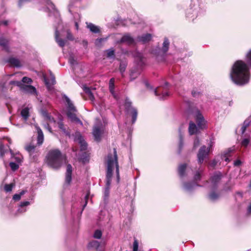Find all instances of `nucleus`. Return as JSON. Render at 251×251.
<instances>
[{"label": "nucleus", "instance_id": "39448f33", "mask_svg": "<svg viewBox=\"0 0 251 251\" xmlns=\"http://www.w3.org/2000/svg\"><path fill=\"white\" fill-rule=\"evenodd\" d=\"M79 163H88L90 160V151L87 149V144L79 135Z\"/></svg>", "mask_w": 251, "mask_h": 251}, {"label": "nucleus", "instance_id": "c03bdc74", "mask_svg": "<svg viewBox=\"0 0 251 251\" xmlns=\"http://www.w3.org/2000/svg\"><path fill=\"white\" fill-rule=\"evenodd\" d=\"M10 150V152L11 154V156L12 157L14 158V159L15 160V161L19 163L21 162L22 160H21V156H20V155H18V156H14L13 155V152L11 150V149H9Z\"/></svg>", "mask_w": 251, "mask_h": 251}, {"label": "nucleus", "instance_id": "cd10ccee", "mask_svg": "<svg viewBox=\"0 0 251 251\" xmlns=\"http://www.w3.org/2000/svg\"><path fill=\"white\" fill-rule=\"evenodd\" d=\"M29 204L30 202L28 201L21 202L17 210V214L18 213H23L25 212L26 211V209L25 207L29 205Z\"/></svg>", "mask_w": 251, "mask_h": 251}, {"label": "nucleus", "instance_id": "e2e57ef3", "mask_svg": "<svg viewBox=\"0 0 251 251\" xmlns=\"http://www.w3.org/2000/svg\"><path fill=\"white\" fill-rule=\"evenodd\" d=\"M242 163V162L240 160L237 159L234 162V165L235 166H239Z\"/></svg>", "mask_w": 251, "mask_h": 251}, {"label": "nucleus", "instance_id": "6e6d98bb", "mask_svg": "<svg viewBox=\"0 0 251 251\" xmlns=\"http://www.w3.org/2000/svg\"><path fill=\"white\" fill-rule=\"evenodd\" d=\"M133 251H138V243L137 240H135L133 242Z\"/></svg>", "mask_w": 251, "mask_h": 251}, {"label": "nucleus", "instance_id": "412c9836", "mask_svg": "<svg viewBox=\"0 0 251 251\" xmlns=\"http://www.w3.org/2000/svg\"><path fill=\"white\" fill-rule=\"evenodd\" d=\"M222 177V174L220 172L216 173L211 176L210 179L211 187L215 188L217 183L220 181Z\"/></svg>", "mask_w": 251, "mask_h": 251}, {"label": "nucleus", "instance_id": "4d7b16f0", "mask_svg": "<svg viewBox=\"0 0 251 251\" xmlns=\"http://www.w3.org/2000/svg\"><path fill=\"white\" fill-rule=\"evenodd\" d=\"M104 41L103 38H99L96 40L95 44L97 46H100L101 43Z\"/></svg>", "mask_w": 251, "mask_h": 251}, {"label": "nucleus", "instance_id": "13d9d810", "mask_svg": "<svg viewBox=\"0 0 251 251\" xmlns=\"http://www.w3.org/2000/svg\"><path fill=\"white\" fill-rule=\"evenodd\" d=\"M200 143L198 138H196L194 142V148H197L200 145Z\"/></svg>", "mask_w": 251, "mask_h": 251}, {"label": "nucleus", "instance_id": "37998d69", "mask_svg": "<svg viewBox=\"0 0 251 251\" xmlns=\"http://www.w3.org/2000/svg\"><path fill=\"white\" fill-rule=\"evenodd\" d=\"M102 236V232L99 229L95 230L93 237L96 239H100Z\"/></svg>", "mask_w": 251, "mask_h": 251}, {"label": "nucleus", "instance_id": "9d476101", "mask_svg": "<svg viewBox=\"0 0 251 251\" xmlns=\"http://www.w3.org/2000/svg\"><path fill=\"white\" fill-rule=\"evenodd\" d=\"M104 131L102 124L100 121H98L94 125L93 129L92 134L95 140L100 141V140L101 135Z\"/></svg>", "mask_w": 251, "mask_h": 251}, {"label": "nucleus", "instance_id": "b1692460", "mask_svg": "<svg viewBox=\"0 0 251 251\" xmlns=\"http://www.w3.org/2000/svg\"><path fill=\"white\" fill-rule=\"evenodd\" d=\"M152 38V35L151 34L147 33L143 34L141 36H138L137 39V41L142 43H147L150 41Z\"/></svg>", "mask_w": 251, "mask_h": 251}, {"label": "nucleus", "instance_id": "052dcab7", "mask_svg": "<svg viewBox=\"0 0 251 251\" xmlns=\"http://www.w3.org/2000/svg\"><path fill=\"white\" fill-rule=\"evenodd\" d=\"M218 162L219 161L216 159H214L211 162L210 165L212 167H215L217 165Z\"/></svg>", "mask_w": 251, "mask_h": 251}, {"label": "nucleus", "instance_id": "473e14b6", "mask_svg": "<svg viewBox=\"0 0 251 251\" xmlns=\"http://www.w3.org/2000/svg\"><path fill=\"white\" fill-rule=\"evenodd\" d=\"M44 80L46 85L48 88H50L51 85H53L55 83V77L52 74H50V79L46 77H44Z\"/></svg>", "mask_w": 251, "mask_h": 251}, {"label": "nucleus", "instance_id": "1a4fd4ad", "mask_svg": "<svg viewBox=\"0 0 251 251\" xmlns=\"http://www.w3.org/2000/svg\"><path fill=\"white\" fill-rule=\"evenodd\" d=\"M120 34H116L115 43L116 44H126L128 46L134 45L136 44V40L129 34L126 33L119 38L118 36Z\"/></svg>", "mask_w": 251, "mask_h": 251}, {"label": "nucleus", "instance_id": "8fccbe9b", "mask_svg": "<svg viewBox=\"0 0 251 251\" xmlns=\"http://www.w3.org/2000/svg\"><path fill=\"white\" fill-rule=\"evenodd\" d=\"M9 84H11V85H16V86L19 87L21 89L22 88V87L24 84L22 83V82L19 81H11L9 82Z\"/></svg>", "mask_w": 251, "mask_h": 251}, {"label": "nucleus", "instance_id": "6ab92c4d", "mask_svg": "<svg viewBox=\"0 0 251 251\" xmlns=\"http://www.w3.org/2000/svg\"><path fill=\"white\" fill-rule=\"evenodd\" d=\"M43 1L44 3L47 5L48 9L53 10V13L56 17V21L59 23L61 22L60 15L58 11L55 8L54 4L50 1V0H43Z\"/></svg>", "mask_w": 251, "mask_h": 251}, {"label": "nucleus", "instance_id": "f03ea898", "mask_svg": "<svg viewBox=\"0 0 251 251\" xmlns=\"http://www.w3.org/2000/svg\"><path fill=\"white\" fill-rule=\"evenodd\" d=\"M230 77L237 85L244 86L248 84L251 78V73L248 64L242 60L235 62L231 68Z\"/></svg>", "mask_w": 251, "mask_h": 251}, {"label": "nucleus", "instance_id": "4be33fe9", "mask_svg": "<svg viewBox=\"0 0 251 251\" xmlns=\"http://www.w3.org/2000/svg\"><path fill=\"white\" fill-rule=\"evenodd\" d=\"M72 167L71 164H68L67 165V169L65 176V184L66 185H70L72 180Z\"/></svg>", "mask_w": 251, "mask_h": 251}, {"label": "nucleus", "instance_id": "a18cd8bd", "mask_svg": "<svg viewBox=\"0 0 251 251\" xmlns=\"http://www.w3.org/2000/svg\"><path fill=\"white\" fill-rule=\"evenodd\" d=\"M250 142L249 138H244L241 142V145L242 147H247L249 144Z\"/></svg>", "mask_w": 251, "mask_h": 251}, {"label": "nucleus", "instance_id": "a19ab883", "mask_svg": "<svg viewBox=\"0 0 251 251\" xmlns=\"http://www.w3.org/2000/svg\"><path fill=\"white\" fill-rule=\"evenodd\" d=\"M106 52L107 57L111 58H114L115 57V51L113 49L107 50Z\"/></svg>", "mask_w": 251, "mask_h": 251}, {"label": "nucleus", "instance_id": "393cba45", "mask_svg": "<svg viewBox=\"0 0 251 251\" xmlns=\"http://www.w3.org/2000/svg\"><path fill=\"white\" fill-rule=\"evenodd\" d=\"M6 62L8 63L11 66L20 67L21 66L20 61L15 57H9L6 60Z\"/></svg>", "mask_w": 251, "mask_h": 251}, {"label": "nucleus", "instance_id": "2f4dec72", "mask_svg": "<svg viewBox=\"0 0 251 251\" xmlns=\"http://www.w3.org/2000/svg\"><path fill=\"white\" fill-rule=\"evenodd\" d=\"M114 82H115V79L114 78H111L109 82V89L110 93L113 95V96L115 98L117 99V96L116 95V93L114 91Z\"/></svg>", "mask_w": 251, "mask_h": 251}, {"label": "nucleus", "instance_id": "423d86ee", "mask_svg": "<svg viewBox=\"0 0 251 251\" xmlns=\"http://www.w3.org/2000/svg\"><path fill=\"white\" fill-rule=\"evenodd\" d=\"M63 98L67 103L66 114L68 118L72 122H78V119L75 114V113L77 111L76 109L74 106L70 99L66 95H64L63 96Z\"/></svg>", "mask_w": 251, "mask_h": 251}, {"label": "nucleus", "instance_id": "f3484780", "mask_svg": "<svg viewBox=\"0 0 251 251\" xmlns=\"http://www.w3.org/2000/svg\"><path fill=\"white\" fill-rule=\"evenodd\" d=\"M168 85L169 84L167 82L165 83V85L163 87L164 89L163 91L161 92L160 89H155L154 90V94L156 96H158L160 100L165 99L166 97L169 96L168 92L166 89L168 86Z\"/></svg>", "mask_w": 251, "mask_h": 251}, {"label": "nucleus", "instance_id": "0e129e2a", "mask_svg": "<svg viewBox=\"0 0 251 251\" xmlns=\"http://www.w3.org/2000/svg\"><path fill=\"white\" fill-rule=\"evenodd\" d=\"M21 196L19 194H15L13 197V199L15 201H19L20 200Z\"/></svg>", "mask_w": 251, "mask_h": 251}, {"label": "nucleus", "instance_id": "dca6fc26", "mask_svg": "<svg viewBox=\"0 0 251 251\" xmlns=\"http://www.w3.org/2000/svg\"><path fill=\"white\" fill-rule=\"evenodd\" d=\"M178 172L179 176L182 178L188 176L193 172V170L186 164H182L178 166Z\"/></svg>", "mask_w": 251, "mask_h": 251}, {"label": "nucleus", "instance_id": "ea45409f", "mask_svg": "<svg viewBox=\"0 0 251 251\" xmlns=\"http://www.w3.org/2000/svg\"><path fill=\"white\" fill-rule=\"evenodd\" d=\"M234 151V148H229L227 151H226L225 153V161L227 162H228L229 161V159H228V158L227 157L228 156H229V154L230 152L233 151Z\"/></svg>", "mask_w": 251, "mask_h": 251}, {"label": "nucleus", "instance_id": "6e6552de", "mask_svg": "<svg viewBox=\"0 0 251 251\" xmlns=\"http://www.w3.org/2000/svg\"><path fill=\"white\" fill-rule=\"evenodd\" d=\"M213 145V142L211 141L208 145V147L202 146L199 150L197 154L198 161L199 164L203 163L204 159L208 156L209 152L212 150V147Z\"/></svg>", "mask_w": 251, "mask_h": 251}, {"label": "nucleus", "instance_id": "c9c22d12", "mask_svg": "<svg viewBox=\"0 0 251 251\" xmlns=\"http://www.w3.org/2000/svg\"><path fill=\"white\" fill-rule=\"evenodd\" d=\"M198 128L196 125L193 122H191L189 123V133L190 135H193L197 132Z\"/></svg>", "mask_w": 251, "mask_h": 251}, {"label": "nucleus", "instance_id": "79ce46f5", "mask_svg": "<svg viewBox=\"0 0 251 251\" xmlns=\"http://www.w3.org/2000/svg\"><path fill=\"white\" fill-rule=\"evenodd\" d=\"M249 124H250L249 121H247V120H246V121L244 122V124H243V126H242V127H241V133H242V134H243V133L245 132V131H246V130L247 127L249 126Z\"/></svg>", "mask_w": 251, "mask_h": 251}, {"label": "nucleus", "instance_id": "aec40b11", "mask_svg": "<svg viewBox=\"0 0 251 251\" xmlns=\"http://www.w3.org/2000/svg\"><path fill=\"white\" fill-rule=\"evenodd\" d=\"M77 4V0L74 1L73 0H71L68 6L69 11L74 16V18L77 15L78 8Z\"/></svg>", "mask_w": 251, "mask_h": 251}, {"label": "nucleus", "instance_id": "603ef678", "mask_svg": "<svg viewBox=\"0 0 251 251\" xmlns=\"http://www.w3.org/2000/svg\"><path fill=\"white\" fill-rule=\"evenodd\" d=\"M246 57L248 63L251 66V49L246 54Z\"/></svg>", "mask_w": 251, "mask_h": 251}, {"label": "nucleus", "instance_id": "e433bc0d", "mask_svg": "<svg viewBox=\"0 0 251 251\" xmlns=\"http://www.w3.org/2000/svg\"><path fill=\"white\" fill-rule=\"evenodd\" d=\"M100 246L99 242L93 240L89 242L88 247L89 249H94L97 250Z\"/></svg>", "mask_w": 251, "mask_h": 251}, {"label": "nucleus", "instance_id": "774afa93", "mask_svg": "<svg viewBox=\"0 0 251 251\" xmlns=\"http://www.w3.org/2000/svg\"><path fill=\"white\" fill-rule=\"evenodd\" d=\"M145 84L146 86L148 88H149V89H152V87L150 86V84L149 83V82H148L146 81V82H145Z\"/></svg>", "mask_w": 251, "mask_h": 251}, {"label": "nucleus", "instance_id": "f257e3e1", "mask_svg": "<svg viewBox=\"0 0 251 251\" xmlns=\"http://www.w3.org/2000/svg\"><path fill=\"white\" fill-rule=\"evenodd\" d=\"M105 164L106 165V185L103 192V200L106 202L109 197L110 185L115 169H116L117 181H119L120 180L119 167L116 149H113V153H109L107 155L105 159Z\"/></svg>", "mask_w": 251, "mask_h": 251}, {"label": "nucleus", "instance_id": "3c124183", "mask_svg": "<svg viewBox=\"0 0 251 251\" xmlns=\"http://www.w3.org/2000/svg\"><path fill=\"white\" fill-rule=\"evenodd\" d=\"M7 150L4 148V146L0 144V158L2 157L4 154L6 153Z\"/></svg>", "mask_w": 251, "mask_h": 251}, {"label": "nucleus", "instance_id": "a211bd4d", "mask_svg": "<svg viewBox=\"0 0 251 251\" xmlns=\"http://www.w3.org/2000/svg\"><path fill=\"white\" fill-rule=\"evenodd\" d=\"M25 149L29 153V155L32 157L34 159L39 154V150L36 148V146L31 145V144L26 145Z\"/></svg>", "mask_w": 251, "mask_h": 251}, {"label": "nucleus", "instance_id": "72a5a7b5", "mask_svg": "<svg viewBox=\"0 0 251 251\" xmlns=\"http://www.w3.org/2000/svg\"><path fill=\"white\" fill-rule=\"evenodd\" d=\"M0 46L2 48V50L9 51L8 41L6 39L0 38Z\"/></svg>", "mask_w": 251, "mask_h": 251}, {"label": "nucleus", "instance_id": "864d4df0", "mask_svg": "<svg viewBox=\"0 0 251 251\" xmlns=\"http://www.w3.org/2000/svg\"><path fill=\"white\" fill-rule=\"evenodd\" d=\"M22 83H30L32 82V80L31 78L25 76L22 78Z\"/></svg>", "mask_w": 251, "mask_h": 251}, {"label": "nucleus", "instance_id": "9b49d317", "mask_svg": "<svg viewBox=\"0 0 251 251\" xmlns=\"http://www.w3.org/2000/svg\"><path fill=\"white\" fill-rule=\"evenodd\" d=\"M202 14V11L198 6H196L194 8H190L186 12L187 17L192 21Z\"/></svg>", "mask_w": 251, "mask_h": 251}, {"label": "nucleus", "instance_id": "20e7f679", "mask_svg": "<svg viewBox=\"0 0 251 251\" xmlns=\"http://www.w3.org/2000/svg\"><path fill=\"white\" fill-rule=\"evenodd\" d=\"M132 55L135 58L136 66L132 68L130 71V79L131 81L134 80L140 74L142 68L145 65L144 59L141 53L135 51L132 53Z\"/></svg>", "mask_w": 251, "mask_h": 251}, {"label": "nucleus", "instance_id": "5fc2aeb1", "mask_svg": "<svg viewBox=\"0 0 251 251\" xmlns=\"http://www.w3.org/2000/svg\"><path fill=\"white\" fill-rule=\"evenodd\" d=\"M67 39L69 40L73 41L74 39L73 34L71 33L69 30L67 31Z\"/></svg>", "mask_w": 251, "mask_h": 251}, {"label": "nucleus", "instance_id": "680f3d73", "mask_svg": "<svg viewBox=\"0 0 251 251\" xmlns=\"http://www.w3.org/2000/svg\"><path fill=\"white\" fill-rule=\"evenodd\" d=\"M58 127L59 128L61 129L64 132L65 131V128L64 127V125L63 124L62 122L61 121H60L58 123Z\"/></svg>", "mask_w": 251, "mask_h": 251}, {"label": "nucleus", "instance_id": "0eeeda50", "mask_svg": "<svg viewBox=\"0 0 251 251\" xmlns=\"http://www.w3.org/2000/svg\"><path fill=\"white\" fill-rule=\"evenodd\" d=\"M69 62L71 67L72 75L74 79L77 82V74H78V56L77 54H75L73 53H70Z\"/></svg>", "mask_w": 251, "mask_h": 251}, {"label": "nucleus", "instance_id": "58836bf2", "mask_svg": "<svg viewBox=\"0 0 251 251\" xmlns=\"http://www.w3.org/2000/svg\"><path fill=\"white\" fill-rule=\"evenodd\" d=\"M126 66L127 64L126 62H121L120 63L119 70L122 76L124 75V73L126 70Z\"/></svg>", "mask_w": 251, "mask_h": 251}, {"label": "nucleus", "instance_id": "bf43d9fd", "mask_svg": "<svg viewBox=\"0 0 251 251\" xmlns=\"http://www.w3.org/2000/svg\"><path fill=\"white\" fill-rule=\"evenodd\" d=\"M192 94L193 96L195 98L199 97L201 95V94L200 92L194 91V90L192 92Z\"/></svg>", "mask_w": 251, "mask_h": 251}, {"label": "nucleus", "instance_id": "de8ad7c7", "mask_svg": "<svg viewBox=\"0 0 251 251\" xmlns=\"http://www.w3.org/2000/svg\"><path fill=\"white\" fill-rule=\"evenodd\" d=\"M9 166L12 171H16L19 168V165L15 162H11L9 163Z\"/></svg>", "mask_w": 251, "mask_h": 251}, {"label": "nucleus", "instance_id": "4c0bfd02", "mask_svg": "<svg viewBox=\"0 0 251 251\" xmlns=\"http://www.w3.org/2000/svg\"><path fill=\"white\" fill-rule=\"evenodd\" d=\"M179 152L180 153L183 148V135L181 133L180 130H179Z\"/></svg>", "mask_w": 251, "mask_h": 251}, {"label": "nucleus", "instance_id": "69168bd1", "mask_svg": "<svg viewBox=\"0 0 251 251\" xmlns=\"http://www.w3.org/2000/svg\"><path fill=\"white\" fill-rule=\"evenodd\" d=\"M30 0H19L18 5L21 7L24 3L29 1Z\"/></svg>", "mask_w": 251, "mask_h": 251}, {"label": "nucleus", "instance_id": "7ed1b4c3", "mask_svg": "<svg viewBox=\"0 0 251 251\" xmlns=\"http://www.w3.org/2000/svg\"><path fill=\"white\" fill-rule=\"evenodd\" d=\"M66 163V158L58 150H51L48 155V163L51 167L58 169L63 163Z\"/></svg>", "mask_w": 251, "mask_h": 251}, {"label": "nucleus", "instance_id": "5701e85b", "mask_svg": "<svg viewBox=\"0 0 251 251\" xmlns=\"http://www.w3.org/2000/svg\"><path fill=\"white\" fill-rule=\"evenodd\" d=\"M35 127L37 130V132L38 133L37 139V145L38 146H41L43 143L44 140V134L41 129L37 125H35Z\"/></svg>", "mask_w": 251, "mask_h": 251}, {"label": "nucleus", "instance_id": "338daca9", "mask_svg": "<svg viewBox=\"0 0 251 251\" xmlns=\"http://www.w3.org/2000/svg\"><path fill=\"white\" fill-rule=\"evenodd\" d=\"M88 197H89V196H88V195H86V196H85V203H84V204L83 205V208H84L86 206V205H87V199H88Z\"/></svg>", "mask_w": 251, "mask_h": 251}, {"label": "nucleus", "instance_id": "c756f323", "mask_svg": "<svg viewBox=\"0 0 251 251\" xmlns=\"http://www.w3.org/2000/svg\"><path fill=\"white\" fill-rule=\"evenodd\" d=\"M20 114L25 122H26L29 116V108L27 107L23 108L21 111Z\"/></svg>", "mask_w": 251, "mask_h": 251}, {"label": "nucleus", "instance_id": "09e8293b", "mask_svg": "<svg viewBox=\"0 0 251 251\" xmlns=\"http://www.w3.org/2000/svg\"><path fill=\"white\" fill-rule=\"evenodd\" d=\"M13 186L14 184L12 183L9 184H5L4 186V190L6 192H9L12 191Z\"/></svg>", "mask_w": 251, "mask_h": 251}, {"label": "nucleus", "instance_id": "f704fd0d", "mask_svg": "<svg viewBox=\"0 0 251 251\" xmlns=\"http://www.w3.org/2000/svg\"><path fill=\"white\" fill-rule=\"evenodd\" d=\"M211 188L212 191L208 195V198L210 200L214 201L219 198L220 194L214 191L215 188Z\"/></svg>", "mask_w": 251, "mask_h": 251}, {"label": "nucleus", "instance_id": "bb28decb", "mask_svg": "<svg viewBox=\"0 0 251 251\" xmlns=\"http://www.w3.org/2000/svg\"><path fill=\"white\" fill-rule=\"evenodd\" d=\"M196 186H200V185H198L196 182H192V183H184L183 184V188L184 190H185L187 192H191Z\"/></svg>", "mask_w": 251, "mask_h": 251}, {"label": "nucleus", "instance_id": "ddd939ff", "mask_svg": "<svg viewBox=\"0 0 251 251\" xmlns=\"http://www.w3.org/2000/svg\"><path fill=\"white\" fill-rule=\"evenodd\" d=\"M170 45V42L167 38H165L162 47L160 49L157 48L155 50H152V53L157 55H163L166 53L168 51Z\"/></svg>", "mask_w": 251, "mask_h": 251}, {"label": "nucleus", "instance_id": "2eb2a0df", "mask_svg": "<svg viewBox=\"0 0 251 251\" xmlns=\"http://www.w3.org/2000/svg\"><path fill=\"white\" fill-rule=\"evenodd\" d=\"M82 88L84 92V93L81 94L82 97L85 100H89L92 102H94L95 100V97L94 96V93L92 91H95V89H92L86 85H83Z\"/></svg>", "mask_w": 251, "mask_h": 251}, {"label": "nucleus", "instance_id": "7c9ffc66", "mask_svg": "<svg viewBox=\"0 0 251 251\" xmlns=\"http://www.w3.org/2000/svg\"><path fill=\"white\" fill-rule=\"evenodd\" d=\"M55 38L56 42L57 43V44L60 47H64V46L65 45L66 41L64 40L59 38V32H58L57 28L55 29Z\"/></svg>", "mask_w": 251, "mask_h": 251}, {"label": "nucleus", "instance_id": "a878e982", "mask_svg": "<svg viewBox=\"0 0 251 251\" xmlns=\"http://www.w3.org/2000/svg\"><path fill=\"white\" fill-rule=\"evenodd\" d=\"M21 89L27 93H29L32 95L36 94V88L31 85L23 84Z\"/></svg>", "mask_w": 251, "mask_h": 251}, {"label": "nucleus", "instance_id": "f8f14e48", "mask_svg": "<svg viewBox=\"0 0 251 251\" xmlns=\"http://www.w3.org/2000/svg\"><path fill=\"white\" fill-rule=\"evenodd\" d=\"M192 114L196 118V121L199 128H204L205 126L206 121L201 112L198 109H195L193 110Z\"/></svg>", "mask_w": 251, "mask_h": 251}, {"label": "nucleus", "instance_id": "49530a36", "mask_svg": "<svg viewBox=\"0 0 251 251\" xmlns=\"http://www.w3.org/2000/svg\"><path fill=\"white\" fill-rule=\"evenodd\" d=\"M202 171L199 170L197 171L194 176V180L197 181L198 180H200L201 179V173Z\"/></svg>", "mask_w": 251, "mask_h": 251}, {"label": "nucleus", "instance_id": "4468645a", "mask_svg": "<svg viewBox=\"0 0 251 251\" xmlns=\"http://www.w3.org/2000/svg\"><path fill=\"white\" fill-rule=\"evenodd\" d=\"M125 107L128 112H130L132 116V123L134 124L136 121L137 117V110L136 108L131 107V102L127 99L126 100Z\"/></svg>", "mask_w": 251, "mask_h": 251}, {"label": "nucleus", "instance_id": "c85d7f7f", "mask_svg": "<svg viewBox=\"0 0 251 251\" xmlns=\"http://www.w3.org/2000/svg\"><path fill=\"white\" fill-rule=\"evenodd\" d=\"M87 27L93 33H98L100 32V28L98 26H97L91 23L86 22Z\"/></svg>", "mask_w": 251, "mask_h": 251}]
</instances>
